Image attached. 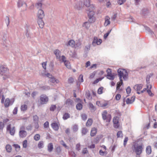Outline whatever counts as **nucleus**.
<instances>
[{
	"mask_svg": "<svg viewBox=\"0 0 157 157\" xmlns=\"http://www.w3.org/2000/svg\"><path fill=\"white\" fill-rule=\"evenodd\" d=\"M95 9L94 5L92 4L87 7L86 10L87 11V13L89 18V21L91 23L95 21V19L94 16L95 14L94 10Z\"/></svg>",
	"mask_w": 157,
	"mask_h": 157,
	"instance_id": "f257e3e1",
	"label": "nucleus"
},
{
	"mask_svg": "<svg viewBox=\"0 0 157 157\" xmlns=\"http://www.w3.org/2000/svg\"><path fill=\"white\" fill-rule=\"evenodd\" d=\"M117 73L120 81L121 83H123L122 77H123L124 80H126L128 77V74L126 70L121 68L118 69Z\"/></svg>",
	"mask_w": 157,
	"mask_h": 157,
	"instance_id": "f03ea898",
	"label": "nucleus"
},
{
	"mask_svg": "<svg viewBox=\"0 0 157 157\" xmlns=\"http://www.w3.org/2000/svg\"><path fill=\"white\" fill-rule=\"evenodd\" d=\"M144 148V146L143 144L135 147V152L136 155H140L142 153Z\"/></svg>",
	"mask_w": 157,
	"mask_h": 157,
	"instance_id": "7ed1b4c3",
	"label": "nucleus"
},
{
	"mask_svg": "<svg viewBox=\"0 0 157 157\" xmlns=\"http://www.w3.org/2000/svg\"><path fill=\"white\" fill-rule=\"evenodd\" d=\"M102 116L104 120H106V121L109 122L111 119V117L110 115L107 114V111L106 110L103 112L102 113Z\"/></svg>",
	"mask_w": 157,
	"mask_h": 157,
	"instance_id": "20e7f679",
	"label": "nucleus"
},
{
	"mask_svg": "<svg viewBox=\"0 0 157 157\" xmlns=\"http://www.w3.org/2000/svg\"><path fill=\"white\" fill-rule=\"evenodd\" d=\"M6 130L9 131L10 134L12 136H13L15 134V130L14 126H11V124H8L6 127Z\"/></svg>",
	"mask_w": 157,
	"mask_h": 157,
	"instance_id": "39448f33",
	"label": "nucleus"
},
{
	"mask_svg": "<svg viewBox=\"0 0 157 157\" xmlns=\"http://www.w3.org/2000/svg\"><path fill=\"white\" fill-rule=\"evenodd\" d=\"M40 104L41 105L46 104L48 101V97L45 94L41 95L40 97Z\"/></svg>",
	"mask_w": 157,
	"mask_h": 157,
	"instance_id": "423d86ee",
	"label": "nucleus"
},
{
	"mask_svg": "<svg viewBox=\"0 0 157 157\" xmlns=\"http://www.w3.org/2000/svg\"><path fill=\"white\" fill-rule=\"evenodd\" d=\"M24 129V127L22 126L21 127V130L19 132V136L21 137L24 138L27 135V132L26 131L23 130Z\"/></svg>",
	"mask_w": 157,
	"mask_h": 157,
	"instance_id": "0eeeda50",
	"label": "nucleus"
},
{
	"mask_svg": "<svg viewBox=\"0 0 157 157\" xmlns=\"http://www.w3.org/2000/svg\"><path fill=\"white\" fill-rule=\"evenodd\" d=\"M44 15V12L42 10L40 9L38 10L37 15L38 19H43Z\"/></svg>",
	"mask_w": 157,
	"mask_h": 157,
	"instance_id": "6e6552de",
	"label": "nucleus"
},
{
	"mask_svg": "<svg viewBox=\"0 0 157 157\" xmlns=\"http://www.w3.org/2000/svg\"><path fill=\"white\" fill-rule=\"evenodd\" d=\"M8 71V69L3 66H2L0 67V73L2 75H4Z\"/></svg>",
	"mask_w": 157,
	"mask_h": 157,
	"instance_id": "1a4fd4ad",
	"label": "nucleus"
},
{
	"mask_svg": "<svg viewBox=\"0 0 157 157\" xmlns=\"http://www.w3.org/2000/svg\"><path fill=\"white\" fill-rule=\"evenodd\" d=\"M54 53L56 55L57 59H60L61 52L59 50H54Z\"/></svg>",
	"mask_w": 157,
	"mask_h": 157,
	"instance_id": "9d476101",
	"label": "nucleus"
},
{
	"mask_svg": "<svg viewBox=\"0 0 157 157\" xmlns=\"http://www.w3.org/2000/svg\"><path fill=\"white\" fill-rule=\"evenodd\" d=\"M37 22L40 27L41 28H43L44 25V22L43 19H38Z\"/></svg>",
	"mask_w": 157,
	"mask_h": 157,
	"instance_id": "9b49d317",
	"label": "nucleus"
},
{
	"mask_svg": "<svg viewBox=\"0 0 157 157\" xmlns=\"http://www.w3.org/2000/svg\"><path fill=\"white\" fill-rule=\"evenodd\" d=\"M97 104L98 106L103 108L106 107L108 105V103L107 102L101 103L99 101L97 102Z\"/></svg>",
	"mask_w": 157,
	"mask_h": 157,
	"instance_id": "f8f14e48",
	"label": "nucleus"
},
{
	"mask_svg": "<svg viewBox=\"0 0 157 157\" xmlns=\"http://www.w3.org/2000/svg\"><path fill=\"white\" fill-rule=\"evenodd\" d=\"M110 17L108 16H106L105 17V22L104 25L105 26H106L110 23V21H109Z\"/></svg>",
	"mask_w": 157,
	"mask_h": 157,
	"instance_id": "ddd939ff",
	"label": "nucleus"
},
{
	"mask_svg": "<svg viewBox=\"0 0 157 157\" xmlns=\"http://www.w3.org/2000/svg\"><path fill=\"white\" fill-rule=\"evenodd\" d=\"M143 86V85L141 84H136L133 87V88L135 90L138 91L141 89Z\"/></svg>",
	"mask_w": 157,
	"mask_h": 157,
	"instance_id": "4468645a",
	"label": "nucleus"
},
{
	"mask_svg": "<svg viewBox=\"0 0 157 157\" xmlns=\"http://www.w3.org/2000/svg\"><path fill=\"white\" fill-rule=\"evenodd\" d=\"M97 132V129L95 128H92L90 136H94L96 135Z\"/></svg>",
	"mask_w": 157,
	"mask_h": 157,
	"instance_id": "2eb2a0df",
	"label": "nucleus"
},
{
	"mask_svg": "<svg viewBox=\"0 0 157 157\" xmlns=\"http://www.w3.org/2000/svg\"><path fill=\"white\" fill-rule=\"evenodd\" d=\"M135 99V97L133 96L132 97L131 99H130L129 98H128L126 100V103L127 104H131L133 103V101H134Z\"/></svg>",
	"mask_w": 157,
	"mask_h": 157,
	"instance_id": "dca6fc26",
	"label": "nucleus"
},
{
	"mask_svg": "<svg viewBox=\"0 0 157 157\" xmlns=\"http://www.w3.org/2000/svg\"><path fill=\"white\" fill-rule=\"evenodd\" d=\"M67 46H70L72 47H74L75 45V41L72 40H69L67 44Z\"/></svg>",
	"mask_w": 157,
	"mask_h": 157,
	"instance_id": "f3484780",
	"label": "nucleus"
},
{
	"mask_svg": "<svg viewBox=\"0 0 157 157\" xmlns=\"http://www.w3.org/2000/svg\"><path fill=\"white\" fill-rule=\"evenodd\" d=\"M73 101L70 99H67L66 101V104L67 106H69L70 105H73Z\"/></svg>",
	"mask_w": 157,
	"mask_h": 157,
	"instance_id": "a211bd4d",
	"label": "nucleus"
},
{
	"mask_svg": "<svg viewBox=\"0 0 157 157\" xmlns=\"http://www.w3.org/2000/svg\"><path fill=\"white\" fill-rule=\"evenodd\" d=\"M53 149V146L52 143H50L48 145V150L49 152H52Z\"/></svg>",
	"mask_w": 157,
	"mask_h": 157,
	"instance_id": "6ab92c4d",
	"label": "nucleus"
},
{
	"mask_svg": "<svg viewBox=\"0 0 157 157\" xmlns=\"http://www.w3.org/2000/svg\"><path fill=\"white\" fill-rule=\"evenodd\" d=\"M149 13V10L147 8H144L142 10L141 13L144 16L146 15Z\"/></svg>",
	"mask_w": 157,
	"mask_h": 157,
	"instance_id": "aec40b11",
	"label": "nucleus"
},
{
	"mask_svg": "<svg viewBox=\"0 0 157 157\" xmlns=\"http://www.w3.org/2000/svg\"><path fill=\"white\" fill-rule=\"evenodd\" d=\"M10 100L8 98H6L5 102V106L6 107H8L10 105Z\"/></svg>",
	"mask_w": 157,
	"mask_h": 157,
	"instance_id": "412c9836",
	"label": "nucleus"
},
{
	"mask_svg": "<svg viewBox=\"0 0 157 157\" xmlns=\"http://www.w3.org/2000/svg\"><path fill=\"white\" fill-rule=\"evenodd\" d=\"M51 126L52 128L55 130H57L58 129V126L56 123H52Z\"/></svg>",
	"mask_w": 157,
	"mask_h": 157,
	"instance_id": "4be33fe9",
	"label": "nucleus"
},
{
	"mask_svg": "<svg viewBox=\"0 0 157 157\" xmlns=\"http://www.w3.org/2000/svg\"><path fill=\"white\" fill-rule=\"evenodd\" d=\"M93 120L91 119H89L87 121L86 123V125L87 127L90 126L92 124Z\"/></svg>",
	"mask_w": 157,
	"mask_h": 157,
	"instance_id": "5701e85b",
	"label": "nucleus"
},
{
	"mask_svg": "<svg viewBox=\"0 0 157 157\" xmlns=\"http://www.w3.org/2000/svg\"><path fill=\"white\" fill-rule=\"evenodd\" d=\"M146 152L148 155H149L151 154V146H148L146 148Z\"/></svg>",
	"mask_w": 157,
	"mask_h": 157,
	"instance_id": "b1692460",
	"label": "nucleus"
},
{
	"mask_svg": "<svg viewBox=\"0 0 157 157\" xmlns=\"http://www.w3.org/2000/svg\"><path fill=\"white\" fill-rule=\"evenodd\" d=\"M33 123H36V122H39V117L36 115H34L33 116Z\"/></svg>",
	"mask_w": 157,
	"mask_h": 157,
	"instance_id": "393cba45",
	"label": "nucleus"
},
{
	"mask_svg": "<svg viewBox=\"0 0 157 157\" xmlns=\"http://www.w3.org/2000/svg\"><path fill=\"white\" fill-rule=\"evenodd\" d=\"M153 74L152 73L150 74L147 76L146 78V81L147 83H150V78L153 75Z\"/></svg>",
	"mask_w": 157,
	"mask_h": 157,
	"instance_id": "a878e982",
	"label": "nucleus"
},
{
	"mask_svg": "<svg viewBox=\"0 0 157 157\" xmlns=\"http://www.w3.org/2000/svg\"><path fill=\"white\" fill-rule=\"evenodd\" d=\"M90 21L89 22H86L83 25V26L86 29H88L90 26Z\"/></svg>",
	"mask_w": 157,
	"mask_h": 157,
	"instance_id": "bb28decb",
	"label": "nucleus"
},
{
	"mask_svg": "<svg viewBox=\"0 0 157 157\" xmlns=\"http://www.w3.org/2000/svg\"><path fill=\"white\" fill-rule=\"evenodd\" d=\"M50 81L52 83H54L56 82V83H58L59 82V80L56 79L53 76L50 79Z\"/></svg>",
	"mask_w": 157,
	"mask_h": 157,
	"instance_id": "cd10ccee",
	"label": "nucleus"
},
{
	"mask_svg": "<svg viewBox=\"0 0 157 157\" xmlns=\"http://www.w3.org/2000/svg\"><path fill=\"white\" fill-rule=\"evenodd\" d=\"M82 2H81V4H77L75 6V8L78 10H80L82 7Z\"/></svg>",
	"mask_w": 157,
	"mask_h": 157,
	"instance_id": "c85d7f7f",
	"label": "nucleus"
},
{
	"mask_svg": "<svg viewBox=\"0 0 157 157\" xmlns=\"http://www.w3.org/2000/svg\"><path fill=\"white\" fill-rule=\"evenodd\" d=\"M27 106L26 105H22L21 107V111H25L27 110Z\"/></svg>",
	"mask_w": 157,
	"mask_h": 157,
	"instance_id": "c756f323",
	"label": "nucleus"
},
{
	"mask_svg": "<svg viewBox=\"0 0 157 157\" xmlns=\"http://www.w3.org/2000/svg\"><path fill=\"white\" fill-rule=\"evenodd\" d=\"M119 118L118 117H114L113 120V123L114 124H116L118 123Z\"/></svg>",
	"mask_w": 157,
	"mask_h": 157,
	"instance_id": "7c9ffc66",
	"label": "nucleus"
},
{
	"mask_svg": "<svg viewBox=\"0 0 157 157\" xmlns=\"http://www.w3.org/2000/svg\"><path fill=\"white\" fill-rule=\"evenodd\" d=\"M70 117V114L68 113H66L64 114V115H63V120H65L69 118Z\"/></svg>",
	"mask_w": 157,
	"mask_h": 157,
	"instance_id": "2f4dec72",
	"label": "nucleus"
},
{
	"mask_svg": "<svg viewBox=\"0 0 157 157\" xmlns=\"http://www.w3.org/2000/svg\"><path fill=\"white\" fill-rule=\"evenodd\" d=\"M40 135L38 134H37L34 136L33 138L35 140L38 141L40 139Z\"/></svg>",
	"mask_w": 157,
	"mask_h": 157,
	"instance_id": "473e14b6",
	"label": "nucleus"
},
{
	"mask_svg": "<svg viewBox=\"0 0 157 157\" xmlns=\"http://www.w3.org/2000/svg\"><path fill=\"white\" fill-rule=\"evenodd\" d=\"M42 6V3L40 2H39L36 4L35 6L38 9H41Z\"/></svg>",
	"mask_w": 157,
	"mask_h": 157,
	"instance_id": "72a5a7b5",
	"label": "nucleus"
},
{
	"mask_svg": "<svg viewBox=\"0 0 157 157\" xmlns=\"http://www.w3.org/2000/svg\"><path fill=\"white\" fill-rule=\"evenodd\" d=\"M106 77L108 79L111 80H113L115 78L114 75H112V74H111V75L109 74L107 75Z\"/></svg>",
	"mask_w": 157,
	"mask_h": 157,
	"instance_id": "f704fd0d",
	"label": "nucleus"
},
{
	"mask_svg": "<svg viewBox=\"0 0 157 157\" xmlns=\"http://www.w3.org/2000/svg\"><path fill=\"white\" fill-rule=\"evenodd\" d=\"M44 142L43 141H40L38 144V147L39 148H41L43 147Z\"/></svg>",
	"mask_w": 157,
	"mask_h": 157,
	"instance_id": "c9c22d12",
	"label": "nucleus"
},
{
	"mask_svg": "<svg viewBox=\"0 0 157 157\" xmlns=\"http://www.w3.org/2000/svg\"><path fill=\"white\" fill-rule=\"evenodd\" d=\"M6 149L8 152H10L11 151V147L10 145H7L6 147Z\"/></svg>",
	"mask_w": 157,
	"mask_h": 157,
	"instance_id": "e433bc0d",
	"label": "nucleus"
},
{
	"mask_svg": "<svg viewBox=\"0 0 157 157\" xmlns=\"http://www.w3.org/2000/svg\"><path fill=\"white\" fill-rule=\"evenodd\" d=\"M76 107L77 109L80 110L82 109V105L81 103H78L76 105Z\"/></svg>",
	"mask_w": 157,
	"mask_h": 157,
	"instance_id": "4c0bfd02",
	"label": "nucleus"
},
{
	"mask_svg": "<svg viewBox=\"0 0 157 157\" xmlns=\"http://www.w3.org/2000/svg\"><path fill=\"white\" fill-rule=\"evenodd\" d=\"M84 5L87 7L90 5V0H84Z\"/></svg>",
	"mask_w": 157,
	"mask_h": 157,
	"instance_id": "58836bf2",
	"label": "nucleus"
},
{
	"mask_svg": "<svg viewBox=\"0 0 157 157\" xmlns=\"http://www.w3.org/2000/svg\"><path fill=\"white\" fill-rule=\"evenodd\" d=\"M88 132V130L86 128H83L82 130V136L85 135L87 132Z\"/></svg>",
	"mask_w": 157,
	"mask_h": 157,
	"instance_id": "ea45409f",
	"label": "nucleus"
},
{
	"mask_svg": "<svg viewBox=\"0 0 157 157\" xmlns=\"http://www.w3.org/2000/svg\"><path fill=\"white\" fill-rule=\"evenodd\" d=\"M97 38L96 37H94L93 42L92 45L93 46H95L97 45Z\"/></svg>",
	"mask_w": 157,
	"mask_h": 157,
	"instance_id": "a19ab883",
	"label": "nucleus"
},
{
	"mask_svg": "<svg viewBox=\"0 0 157 157\" xmlns=\"http://www.w3.org/2000/svg\"><path fill=\"white\" fill-rule=\"evenodd\" d=\"M64 63L65 66L68 69L71 68V66L70 63L68 61H65Z\"/></svg>",
	"mask_w": 157,
	"mask_h": 157,
	"instance_id": "79ce46f5",
	"label": "nucleus"
},
{
	"mask_svg": "<svg viewBox=\"0 0 157 157\" xmlns=\"http://www.w3.org/2000/svg\"><path fill=\"white\" fill-rule=\"evenodd\" d=\"M41 89L42 90H48L50 89V88L48 86H44L41 87Z\"/></svg>",
	"mask_w": 157,
	"mask_h": 157,
	"instance_id": "37998d69",
	"label": "nucleus"
},
{
	"mask_svg": "<svg viewBox=\"0 0 157 157\" xmlns=\"http://www.w3.org/2000/svg\"><path fill=\"white\" fill-rule=\"evenodd\" d=\"M72 129L74 132H76L78 129V125L76 124L74 125L73 126Z\"/></svg>",
	"mask_w": 157,
	"mask_h": 157,
	"instance_id": "c03bdc74",
	"label": "nucleus"
},
{
	"mask_svg": "<svg viewBox=\"0 0 157 157\" xmlns=\"http://www.w3.org/2000/svg\"><path fill=\"white\" fill-rule=\"evenodd\" d=\"M115 114V115L116 116V117H118L121 116V113L118 110H116Z\"/></svg>",
	"mask_w": 157,
	"mask_h": 157,
	"instance_id": "a18cd8bd",
	"label": "nucleus"
},
{
	"mask_svg": "<svg viewBox=\"0 0 157 157\" xmlns=\"http://www.w3.org/2000/svg\"><path fill=\"white\" fill-rule=\"evenodd\" d=\"M145 29L147 30L149 33L151 35L154 34V33L148 27H145Z\"/></svg>",
	"mask_w": 157,
	"mask_h": 157,
	"instance_id": "49530a36",
	"label": "nucleus"
},
{
	"mask_svg": "<svg viewBox=\"0 0 157 157\" xmlns=\"http://www.w3.org/2000/svg\"><path fill=\"white\" fill-rule=\"evenodd\" d=\"M117 136L118 138L123 137V134L122 133V131H119L118 132L117 134Z\"/></svg>",
	"mask_w": 157,
	"mask_h": 157,
	"instance_id": "de8ad7c7",
	"label": "nucleus"
},
{
	"mask_svg": "<svg viewBox=\"0 0 157 157\" xmlns=\"http://www.w3.org/2000/svg\"><path fill=\"white\" fill-rule=\"evenodd\" d=\"M13 146L15 147L17 151H18L20 150V146L18 144H14Z\"/></svg>",
	"mask_w": 157,
	"mask_h": 157,
	"instance_id": "09e8293b",
	"label": "nucleus"
},
{
	"mask_svg": "<svg viewBox=\"0 0 157 157\" xmlns=\"http://www.w3.org/2000/svg\"><path fill=\"white\" fill-rule=\"evenodd\" d=\"M83 76L82 75H80L78 78V80L79 82H83Z\"/></svg>",
	"mask_w": 157,
	"mask_h": 157,
	"instance_id": "8fccbe9b",
	"label": "nucleus"
},
{
	"mask_svg": "<svg viewBox=\"0 0 157 157\" xmlns=\"http://www.w3.org/2000/svg\"><path fill=\"white\" fill-rule=\"evenodd\" d=\"M56 108V106L55 105H52L50 107V110L51 111H53Z\"/></svg>",
	"mask_w": 157,
	"mask_h": 157,
	"instance_id": "3c124183",
	"label": "nucleus"
},
{
	"mask_svg": "<svg viewBox=\"0 0 157 157\" xmlns=\"http://www.w3.org/2000/svg\"><path fill=\"white\" fill-rule=\"evenodd\" d=\"M103 88V87H101L98 89V93L99 94H101L102 93Z\"/></svg>",
	"mask_w": 157,
	"mask_h": 157,
	"instance_id": "603ef678",
	"label": "nucleus"
},
{
	"mask_svg": "<svg viewBox=\"0 0 157 157\" xmlns=\"http://www.w3.org/2000/svg\"><path fill=\"white\" fill-rule=\"evenodd\" d=\"M128 140V138L126 137L125 138L124 141V147L126 146Z\"/></svg>",
	"mask_w": 157,
	"mask_h": 157,
	"instance_id": "864d4df0",
	"label": "nucleus"
},
{
	"mask_svg": "<svg viewBox=\"0 0 157 157\" xmlns=\"http://www.w3.org/2000/svg\"><path fill=\"white\" fill-rule=\"evenodd\" d=\"M126 1V0H119L117 1L118 4L121 5Z\"/></svg>",
	"mask_w": 157,
	"mask_h": 157,
	"instance_id": "5fc2aeb1",
	"label": "nucleus"
},
{
	"mask_svg": "<svg viewBox=\"0 0 157 157\" xmlns=\"http://www.w3.org/2000/svg\"><path fill=\"white\" fill-rule=\"evenodd\" d=\"M131 89L130 86H128L127 88L126 89V91L127 94H129L131 92Z\"/></svg>",
	"mask_w": 157,
	"mask_h": 157,
	"instance_id": "6e6d98bb",
	"label": "nucleus"
},
{
	"mask_svg": "<svg viewBox=\"0 0 157 157\" xmlns=\"http://www.w3.org/2000/svg\"><path fill=\"white\" fill-rule=\"evenodd\" d=\"M27 140H25L23 142V147L24 148H26L27 147Z\"/></svg>",
	"mask_w": 157,
	"mask_h": 157,
	"instance_id": "4d7b16f0",
	"label": "nucleus"
},
{
	"mask_svg": "<svg viewBox=\"0 0 157 157\" xmlns=\"http://www.w3.org/2000/svg\"><path fill=\"white\" fill-rule=\"evenodd\" d=\"M61 149L59 147H57L56 148V152L58 154H59L61 152Z\"/></svg>",
	"mask_w": 157,
	"mask_h": 157,
	"instance_id": "13d9d810",
	"label": "nucleus"
},
{
	"mask_svg": "<svg viewBox=\"0 0 157 157\" xmlns=\"http://www.w3.org/2000/svg\"><path fill=\"white\" fill-rule=\"evenodd\" d=\"M59 60L61 61L62 60V62H64V63L65 61H67L66 60V57L64 56H62L61 58L59 59Z\"/></svg>",
	"mask_w": 157,
	"mask_h": 157,
	"instance_id": "bf43d9fd",
	"label": "nucleus"
},
{
	"mask_svg": "<svg viewBox=\"0 0 157 157\" xmlns=\"http://www.w3.org/2000/svg\"><path fill=\"white\" fill-rule=\"evenodd\" d=\"M147 92L150 96H153L154 95L151 92V90L148 89L147 90Z\"/></svg>",
	"mask_w": 157,
	"mask_h": 157,
	"instance_id": "052dcab7",
	"label": "nucleus"
},
{
	"mask_svg": "<svg viewBox=\"0 0 157 157\" xmlns=\"http://www.w3.org/2000/svg\"><path fill=\"white\" fill-rule=\"evenodd\" d=\"M111 30H112V29H111L109 31H108V33H105L104 35V37L105 39H106L107 37V36H108V35H109L110 33Z\"/></svg>",
	"mask_w": 157,
	"mask_h": 157,
	"instance_id": "680f3d73",
	"label": "nucleus"
},
{
	"mask_svg": "<svg viewBox=\"0 0 157 157\" xmlns=\"http://www.w3.org/2000/svg\"><path fill=\"white\" fill-rule=\"evenodd\" d=\"M82 118L83 120H85L87 118V116L85 114H83L82 115Z\"/></svg>",
	"mask_w": 157,
	"mask_h": 157,
	"instance_id": "e2e57ef3",
	"label": "nucleus"
},
{
	"mask_svg": "<svg viewBox=\"0 0 157 157\" xmlns=\"http://www.w3.org/2000/svg\"><path fill=\"white\" fill-rule=\"evenodd\" d=\"M106 153V151H103L101 150H100L99 151V153L101 155H104V154Z\"/></svg>",
	"mask_w": 157,
	"mask_h": 157,
	"instance_id": "0e129e2a",
	"label": "nucleus"
},
{
	"mask_svg": "<svg viewBox=\"0 0 157 157\" xmlns=\"http://www.w3.org/2000/svg\"><path fill=\"white\" fill-rule=\"evenodd\" d=\"M74 79L73 78L71 77L68 79V82L69 83H72L74 82Z\"/></svg>",
	"mask_w": 157,
	"mask_h": 157,
	"instance_id": "69168bd1",
	"label": "nucleus"
},
{
	"mask_svg": "<svg viewBox=\"0 0 157 157\" xmlns=\"http://www.w3.org/2000/svg\"><path fill=\"white\" fill-rule=\"evenodd\" d=\"M60 144L62 145L65 148H67V146L66 144H65V142L63 140H62L60 142Z\"/></svg>",
	"mask_w": 157,
	"mask_h": 157,
	"instance_id": "338daca9",
	"label": "nucleus"
},
{
	"mask_svg": "<svg viewBox=\"0 0 157 157\" xmlns=\"http://www.w3.org/2000/svg\"><path fill=\"white\" fill-rule=\"evenodd\" d=\"M151 86L150 84V83H147V89L151 90Z\"/></svg>",
	"mask_w": 157,
	"mask_h": 157,
	"instance_id": "774afa93",
	"label": "nucleus"
}]
</instances>
